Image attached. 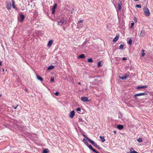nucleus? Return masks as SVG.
<instances>
[{
    "mask_svg": "<svg viewBox=\"0 0 153 153\" xmlns=\"http://www.w3.org/2000/svg\"><path fill=\"white\" fill-rule=\"evenodd\" d=\"M83 141L87 146V145H88V143L87 142L85 138L83 139Z\"/></svg>",
    "mask_w": 153,
    "mask_h": 153,
    "instance_id": "obj_23",
    "label": "nucleus"
},
{
    "mask_svg": "<svg viewBox=\"0 0 153 153\" xmlns=\"http://www.w3.org/2000/svg\"><path fill=\"white\" fill-rule=\"evenodd\" d=\"M100 138L101 140V141L102 142H103L105 141V140L104 138V136H100Z\"/></svg>",
    "mask_w": 153,
    "mask_h": 153,
    "instance_id": "obj_19",
    "label": "nucleus"
},
{
    "mask_svg": "<svg viewBox=\"0 0 153 153\" xmlns=\"http://www.w3.org/2000/svg\"><path fill=\"white\" fill-rule=\"evenodd\" d=\"M142 51L143 52V53H144L145 52V51L143 49H142Z\"/></svg>",
    "mask_w": 153,
    "mask_h": 153,
    "instance_id": "obj_45",
    "label": "nucleus"
},
{
    "mask_svg": "<svg viewBox=\"0 0 153 153\" xmlns=\"http://www.w3.org/2000/svg\"><path fill=\"white\" fill-rule=\"evenodd\" d=\"M54 77L53 78H52L51 77V82H54Z\"/></svg>",
    "mask_w": 153,
    "mask_h": 153,
    "instance_id": "obj_36",
    "label": "nucleus"
},
{
    "mask_svg": "<svg viewBox=\"0 0 153 153\" xmlns=\"http://www.w3.org/2000/svg\"><path fill=\"white\" fill-rule=\"evenodd\" d=\"M54 68V66L52 65H51L48 68V70H51L53 69Z\"/></svg>",
    "mask_w": 153,
    "mask_h": 153,
    "instance_id": "obj_22",
    "label": "nucleus"
},
{
    "mask_svg": "<svg viewBox=\"0 0 153 153\" xmlns=\"http://www.w3.org/2000/svg\"><path fill=\"white\" fill-rule=\"evenodd\" d=\"M53 42V41L52 40H51L48 42V46L49 47H50L51 45L52 44Z\"/></svg>",
    "mask_w": 153,
    "mask_h": 153,
    "instance_id": "obj_15",
    "label": "nucleus"
},
{
    "mask_svg": "<svg viewBox=\"0 0 153 153\" xmlns=\"http://www.w3.org/2000/svg\"><path fill=\"white\" fill-rule=\"evenodd\" d=\"M143 11L145 14L147 16H149L150 13L149 10L147 7H145L143 9Z\"/></svg>",
    "mask_w": 153,
    "mask_h": 153,
    "instance_id": "obj_2",
    "label": "nucleus"
},
{
    "mask_svg": "<svg viewBox=\"0 0 153 153\" xmlns=\"http://www.w3.org/2000/svg\"><path fill=\"white\" fill-rule=\"evenodd\" d=\"M49 152L48 149L47 148L43 150L42 153H48Z\"/></svg>",
    "mask_w": 153,
    "mask_h": 153,
    "instance_id": "obj_21",
    "label": "nucleus"
},
{
    "mask_svg": "<svg viewBox=\"0 0 153 153\" xmlns=\"http://www.w3.org/2000/svg\"><path fill=\"white\" fill-rule=\"evenodd\" d=\"M85 55L84 54H81L78 56V58H79L84 59L85 58Z\"/></svg>",
    "mask_w": 153,
    "mask_h": 153,
    "instance_id": "obj_17",
    "label": "nucleus"
},
{
    "mask_svg": "<svg viewBox=\"0 0 153 153\" xmlns=\"http://www.w3.org/2000/svg\"><path fill=\"white\" fill-rule=\"evenodd\" d=\"M146 35V33L145 31L144 30H142L141 31L140 33V36L141 37H143Z\"/></svg>",
    "mask_w": 153,
    "mask_h": 153,
    "instance_id": "obj_9",
    "label": "nucleus"
},
{
    "mask_svg": "<svg viewBox=\"0 0 153 153\" xmlns=\"http://www.w3.org/2000/svg\"><path fill=\"white\" fill-rule=\"evenodd\" d=\"M89 142L91 143L94 146H95V147L98 149L100 150L101 149V148L100 147H99V146H98L97 143H95L93 141L91 140H89Z\"/></svg>",
    "mask_w": 153,
    "mask_h": 153,
    "instance_id": "obj_1",
    "label": "nucleus"
},
{
    "mask_svg": "<svg viewBox=\"0 0 153 153\" xmlns=\"http://www.w3.org/2000/svg\"><path fill=\"white\" fill-rule=\"evenodd\" d=\"M87 146L91 149L93 152H96V150L94 149H93L92 147V146L90 144H88V145H87Z\"/></svg>",
    "mask_w": 153,
    "mask_h": 153,
    "instance_id": "obj_11",
    "label": "nucleus"
},
{
    "mask_svg": "<svg viewBox=\"0 0 153 153\" xmlns=\"http://www.w3.org/2000/svg\"><path fill=\"white\" fill-rule=\"evenodd\" d=\"M124 46L123 45V44L120 45L119 46V49H123Z\"/></svg>",
    "mask_w": 153,
    "mask_h": 153,
    "instance_id": "obj_31",
    "label": "nucleus"
},
{
    "mask_svg": "<svg viewBox=\"0 0 153 153\" xmlns=\"http://www.w3.org/2000/svg\"><path fill=\"white\" fill-rule=\"evenodd\" d=\"M2 63V61H0V66L1 65Z\"/></svg>",
    "mask_w": 153,
    "mask_h": 153,
    "instance_id": "obj_43",
    "label": "nucleus"
},
{
    "mask_svg": "<svg viewBox=\"0 0 153 153\" xmlns=\"http://www.w3.org/2000/svg\"><path fill=\"white\" fill-rule=\"evenodd\" d=\"M84 122V121L81 118H79V122H81L82 123Z\"/></svg>",
    "mask_w": 153,
    "mask_h": 153,
    "instance_id": "obj_35",
    "label": "nucleus"
},
{
    "mask_svg": "<svg viewBox=\"0 0 153 153\" xmlns=\"http://www.w3.org/2000/svg\"><path fill=\"white\" fill-rule=\"evenodd\" d=\"M78 84L80 85L81 84V83L79 82H78Z\"/></svg>",
    "mask_w": 153,
    "mask_h": 153,
    "instance_id": "obj_47",
    "label": "nucleus"
},
{
    "mask_svg": "<svg viewBox=\"0 0 153 153\" xmlns=\"http://www.w3.org/2000/svg\"><path fill=\"white\" fill-rule=\"evenodd\" d=\"M122 5V4L121 3V2H120V3H119L118 4V9L119 11H120L121 10Z\"/></svg>",
    "mask_w": 153,
    "mask_h": 153,
    "instance_id": "obj_16",
    "label": "nucleus"
},
{
    "mask_svg": "<svg viewBox=\"0 0 153 153\" xmlns=\"http://www.w3.org/2000/svg\"><path fill=\"white\" fill-rule=\"evenodd\" d=\"M36 77L37 79L39 80L42 81H43V79L40 76H39L36 75Z\"/></svg>",
    "mask_w": 153,
    "mask_h": 153,
    "instance_id": "obj_18",
    "label": "nucleus"
},
{
    "mask_svg": "<svg viewBox=\"0 0 153 153\" xmlns=\"http://www.w3.org/2000/svg\"><path fill=\"white\" fill-rule=\"evenodd\" d=\"M81 109L80 108L78 107L76 109V111L81 112Z\"/></svg>",
    "mask_w": 153,
    "mask_h": 153,
    "instance_id": "obj_34",
    "label": "nucleus"
},
{
    "mask_svg": "<svg viewBox=\"0 0 153 153\" xmlns=\"http://www.w3.org/2000/svg\"><path fill=\"white\" fill-rule=\"evenodd\" d=\"M6 6L8 10H11L12 6L11 2L10 1H7L6 3Z\"/></svg>",
    "mask_w": 153,
    "mask_h": 153,
    "instance_id": "obj_3",
    "label": "nucleus"
},
{
    "mask_svg": "<svg viewBox=\"0 0 153 153\" xmlns=\"http://www.w3.org/2000/svg\"><path fill=\"white\" fill-rule=\"evenodd\" d=\"M83 20H80L78 22L79 23H82L83 22Z\"/></svg>",
    "mask_w": 153,
    "mask_h": 153,
    "instance_id": "obj_37",
    "label": "nucleus"
},
{
    "mask_svg": "<svg viewBox=\"0 0 153 153\" xmlns=\"http://www.w3.org/2000/svg\"><path fill=\"white\" fill-rule=\"evenodd\" d=\"M126 59H127V58L125 57H123L122 59V60L123 61L125 60H126Z\"/></svg>",
    "mask_w": 153,
    "mask_h": 153,
    "instance_id": "obj_40",
    "label": "nucleus"
},
{
    "mask_svg": "<svg viewBox=\"0 0 153 153\" xmlns=\"http://www.w3.org/2000/svg\"><path fill=\"white\" fill-rule=\"evenodd\" d=\"M95 152V153H99V152H97L96 150V152Z\"/></svg>",
    "mask_w": 153,
    "mask_h": 153,
    "instance_id": "obj_46",
    "label": "nucleus"
},
{
    "mask_svg": "<svg viewBox=\"0 0 153 153\" xmlns=\"http://www.w3.org/2000/svg\"><path fill=\"white\" fill-rule=\"evenodd\" d=\"M54 94L58 96L59 95V92H56L54 93Z\"/></svg>",
    "mask_w": 153,
    "mask_h": 153,
    "instance_id": "obj_33",
    "label": "nucleus"
},
{
    "mask_svg": "<svg viewBox=\"0 0 153 153\" xmlns=\"http://www.w3.org/2000/svg\"><path fill=\"white\" fill-rule=\"evenodd\" d=\"M127 77L126 76L120 77V78L122 80H125L126 79Z\"/></svg>",
    "mask_w": 153,
    "mask_h": 153,
    "instance_id": "obj_25",
    "label": "nucleus"
},
{
    "mask_svg": "<svg viewBox=\"0 0 153 153\" xmlns=\"http://www.w3.org/2000/svg\"><path fill=\"white\" fill-rule=\"evenodd\" d=\"M19 16L20 18L18 19L20 22H22L25 18V16L24 15L22 14H20Z\"/></svg>",
    "mask_w": 153,
    "mask_h": 153,
    "instance_id": "obj_5",
    "label": "nucleus"
},
{
    "mask_svg": "<svg viewBox=\"0 0 153 153\" xmlns=\"http://www.w3.org/2000/svg\"><path fill=\"white\" fill-rule=\"evenodd\" d=\"M12 6L13 8L14 9L17 10V8L15 6V2L14 0H12Z\"/></svg>",
    "mask_w": 153,
    "mask_h": 153,
    "instance_id": "obj_13",
    "label": "nucleus"
},
{
    "mask_svg": "<svg viewBox=\"0 0 153 153\" xmlns=\"http://www.w3.org/2000/svg\"><path fill=\"white\" fill-rule=\"evenodd\" d=\"M57 5V4H54V6L52 8V14H53L55 12V10L56 7Z\"/></svg>",
    "mask_w": 153,
    "mask_h": 153,
    "instance_id": "obj_8",
    "label": "nucleus"
},
{
    "mask_svg": "<svg viewBox=\"0 0 153 153\" xmlns=\"http://www.w3.org/2000/svg\"><path fill=\"white\" fill-rule=\"evenodd\" d=\"M81 100L84 102L90 101V100H89L88 98L87 97H81Z\"/></svg>",
    "mask_w": 153,
    "mask_h": 153,
    "instance_id": "obj_6",
    "label": "nucleus"
},
{
    "mask_svg": "<svg viewBox=\"0 0 153 153\" xmlns=\"http://www.w3.org/2000/svg\"><path fill=\"white\" fill-rule=\"evenodd\" d=\"M119 36H116L113 39V42H116L119 39Z\"/></svg>",
    "mask_w": 153,
    "mask_h": 153,
    "instance_id": "obj_20",
    "label": "nucleus"
},
{
    "mask_svg": "<svg viewBox=\"0 0 153 153\" xmlns=\"http://www.w3.org/2000/svg\"><path fill=\"white\" fill-rule=\"evenodd\" d=\"M58 22L59 25H62V24L65 22V20H60L59 21H58Z\"/></svg>",
    "mask_w": 153,
    "mask_h": 153,
    "instance_id": "obj_14",
    "label": "nucleus"
},
{
    "mask_svg": "<svg viewBox=\"0 0 153 153\" xmlns=\"http://www.w3.org/2000/svg\"><path fill=\"white\" fill-rule=\"evenodd\" d=\"M136 7L138 8H141V5L140 4L136 5Z\"/></svg>",
    "mask_w": 153,
    "mask_h": 153,
    "instance_id": "obj_32",
    "label": "nucleus"
},
{
    "mask_svg": "<svg viewBox=\"0 0 153 153\" xmlns=\"http://www.w3.org/2000/svg\"><path fill=\"white\" fill-rule=\"evenodd\" d=\"M83 136L87 140H88V141L89 142V140H91L89 138L87 137L86 135L84 134H83Z\"/></svg>",
    "mask_w": 153,
    "mask_h": 153,
    "instance_id": "obj_26",
    "label": "nucleus"
},
{
    "mask_svg": "<svg viewBox=\"0 0 153 153\" xmlns=\"http://www.w3.org/2000/svg\"><path fill=\"white\" fill-rule=\"evenodd\" d=\"M134 25V23L133 22H132L131 24V27L132 28L133 26Z\"/></svg>",
    "mask_w": 153,
    "mask_h": 153,
    "instance_id": "obj_39",
    "label": "nucleus"
},
{
    "mask_svg": "<svg viewBox=\"0 0 153 153\" xmlns=\"http://www.w3.org/2000/svg\"><path fill=\"white\" fill-rule=\"evenodd\" d=\"M148 87V86L146 85H145L142 86H138L136 88L137 89H142V88H147Z\"/></svg>",
    "mask_w": 153,
    "mask_h": 153,
    "instance_id": "obj_10",
    "label": "nucleus"
},
{
    "mask_svg": "<svg viewBox=\"0 0 153 153\" xmlns=\"http://www.w3.org/2000/svg\"><path fill=\"white\" fill-rule=\"evenodd\" d=\"M147 95V94L146 92H144L143 93H140L138 94H136L134 95V97L136 99H137V96H141L143 95Z\"/></svg>",
    "mask_w": 153,
    "mask_h": 153,
    "instance_id": "obj_4",
    "label": "nucleus"
},
{
    "mask_svg": "<svg viewBox=\"0 0 153 153\" xmlns=\"http://www.w3.org/2000/svg\"><path fill=\"white\" fill-rule=\"evenodd\" d=\"M123 127V126L121 125H118L117 126V128L120 130L122 129Z\"/></svg>",
    "mask_w": 153,
    "mask_h": 153,
    "instance_id": "obj_12",
    "label": "nucleus"
},
{
    "mask_svg": "<svg viewBox=\"0 0 153 153\" xmlns=\"http://www.w3.org/2000/svg\"><path fill=\"white\" fill-rule=\"evenodd\" d=\"M132 149L133 150V148H132V149H130V153H137V152L135 151H134V150L132 151Z\"/></svg>",
    "mask_w": 153,
    "mask_h": 153,
    "instance_id": "obj_28",
    "label": "nucleus"
},
{
    "mask_svg": "<svg viewBox=\"0 0 153 153\" xmlns=\"http://www.w3.org/2000/svg\"><path fill=\"white\" fill-rule=\"evenodd\" d=\"M135 20H137V18L136 17H135L134 18V20L135 21Z\"/></svg>",
    "mask_w": 153,
    "mask_h": 153,
    "instance_id": "obj_44",
    "label": "nucleus"
},
{
    "mask_svg": "<svg viewBox=\"0 0 153 153\" xmlns=\"http://www.w3.org/2000/svg\"><path fill=\"white\" fill-rule=\"evenodd\" d=\"M3 71H4V69H3Z\"/></svg>",
    "mask_w": 153,
    "mask_h": 153,
    "instance_id": "obj_49",
    "label": "nucleus"
},
{
    "mask_svg": "<svg viewBox=\"0 0 153 153\" xmlns=\"http://www.w3.org/2000/svg\"><path fill=\"white\" fill-rule=\"evenodd\" d=\"M132 40L131 39H130L128 41V43L130 45H131L132 44Z\"/></svg>",
    "mask_w": 153,
    "mask_h": 153,
    "instance_id": "obj_30",
    "label": "nucleus"
},
{
    "mask_svg": "<svg viewBox=\"0 0 153 153\" xmlns=\"http://www.w3.org/2000/svg\"><path fill=\"white\" fill-rule=\"evenodd\" d=\"M18 105H16V106H13V107L14 109H16L17 107L18 106Z\"/></svg>",
    "mask_w": 153,
    "mask_h": 153,
    "instance_id": "obj_38",
    "label": "nucleus"
},
{
    "mask_svg": "<svg viewBox=\"0 0 153 153\" xmlns=\"http://www.w3.org/2000/svg\"><path fill=\"white\" fill-rule=\"evenodd\" d=\"M102 65L101 64V62L100 61L98 63L97 66L98 67H101Z\"/></svg>",
    "mask_w": 153,
    "mask_h": 153,
    "instance_id": "obj_24",
    "label": "nucleus"
},
{
    "mask_svg": "<svg viewBox=\"0 0 153 153\" xmlns=\"http://www.w3.org/2000/svg\"><path fill=\"white\" fill-rule=\"evenodd\" d=\"M87 61L89 62H93V60L91 58H90L88 59Z\"/></svg>",
    "mask_w": 153,
    "mask_h": 153,
    "instance_id": "obj_27",
    "label": "nucleus"
},
{
    "mask_svg": "<svg viewBox=\"0 0 153 153\" xmlns=\"http://www.w3.org/2000/svg\"><path fill=\"white\" fill-rule=\"evenodd\" d=\"M75 115V111L74 110L71 111L69 114V117L71 118H73Z\"/></svg>",
    "mask_w": 153,
    "mask_h": 153,
    "instance_id": "obj_7",
    "label": "nucleus"
},
{
    "mask_svg": "<svg viewBox=\"0 0 153 153\" xmlns=\"http://www.w3.org/2000/svg\"><path fill=\"white\" fill-rule=\"evenodd\" d=\"M137 141L139 143H141L142 141V139L141 138H139L137 139Z\"/></svg>",
    "mask_w": 153,
    "mask_h": 153,
    "instance_id": "obj_29",
    "label": "nucleus"
},
{
    "mask_svg": "<svg viewBox=\"0 0 153 153\" xmlns=\"http://www.w3.org/2000/svg\"><path fill=\"white\" fill-rule=\"evenodd\" d=\"M113 132L115 134L116 133V131H114Z\"/></svg>",
    "mask_w": 153,
    "mask_h": 153,
    "instance_id": "obj_42",
    "label": "nucleus"
},
{
    "mask_svg": "<svg viewBox=\"0 0 153 153\" xmlns=\"http://www.w3.org/2000/svg\"><path fill=\"white\" fill-rule=\"evenodd\" d=\"M145 53H142L141 54V56L142 57H143L144 56V55H145Z\"/></svg>",
    "mask_w": 153,
    "mask_h": 153,
    "instance_id": "obj_41",
    "label": "nucleus"
},
{
    "mask_svg": "<svg viewBox=\"0 0 153 153\" xmlns=\"http://www.w3.org/2000/svg\"><path fill=\"white\" fill-rule=\"evenodd\" d=\"M2 96V95L0 94V97H1Z\"/></svg>",
    "mask_w": 153,
    "mask_h": 153,
    "instance_id": "obj_48",
    "label": "nucleus"
},
{
    "mask_svg": "<svg viewBox=\"0 0 153 153\" xmlns=\"http://www.w3.org/2000/svg\"><path fill=\"white\" fill-rule=\"evenodd\" d=\"M26 91H27V90L26 89Z\"/></svg>",
    "mask_w": 153,
    "mask_h": 153,
    "instance_id": "obj_50",
    "label": "nucleus"
}]
</instances>
